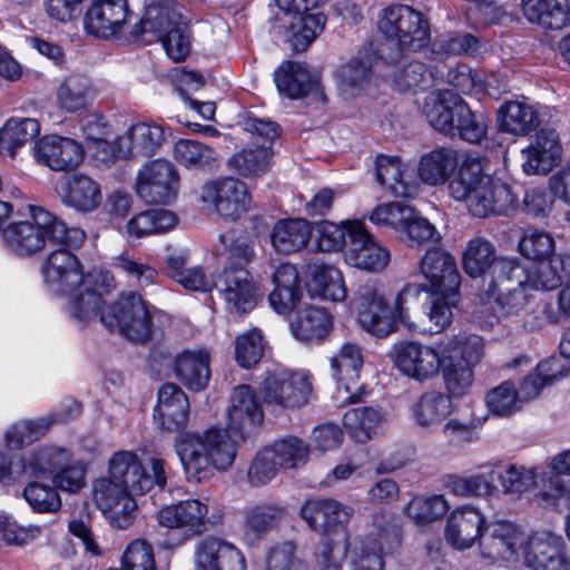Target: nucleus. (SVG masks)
<instances>
[{
    "label": "nucleus",
    "mask_w": 570,
    "mask_h": 570,
    "mask_svg": "<svg viewBox=\"0 0 570 570\" xmlns=\"http://www.w3.org/2000/svg\"><path fill=\"white\" fill-rule=\"evenodd\" d=\"M527 542L523 529L510 521L488 522L479 541L480 556L490 564L517 563Z\"/></svg>",
    "instance_id": "nucleus-12"
},
{
    "label": "nucleus",
    "mask_w": 570,
    "mask_h": 570,
    "mask_svg": "<svg viewBox=\"0 0 570 570\" xmlns=\"http://www.w3.org/2000/svg\"><path fill=\"white\" fill-rule=\"evenodd\" d=\"M165 140L161 126L140 122L131 126L118 138V153L126 157H148L154 155Z\"/></svg>",
    "instance_id": "nucleus-38"
},
{
    "label": "nucleus",
    "mask_w": 570,
    "mask_h": 570,
    "mask_svg": "<svg viewBox=\"0 0 570 570\" xmlns=\"http://www.w3.org/2000/svg\"><path fill=\"white\" fill-rule=\"evenodd\" d=\"M521 557L532 570H570L564 542L561 537L551 532L527 534Z\"/></svg>",
    "instance_id": "nucleus-21"
},
{
    "label": "nucleus",
    "mask_w": 570,
    "mask_h": 570,
    "mask_svg": "<svg viewBox=\"0 0 570 570\" xmlns=\"http://www.w3.org/2000/svg\"><path fill=\"white\" fill-rule=\"evenodd\" d=\"M343 424L352 440L365 443L382 432L385 416L379 407L358 406L344 413Z\"/></svg>",
    "instance_id": "nucleus-44"
},
{
    "label": "nucleus",
    "mask_w": 570,
    "mask_h": 570,
    "mask_svg": "<svg viewBox=\"0 0 570 570\" xmlns=\"http://www.w3.org/2000/svg\"><path fill=\"white\" fill-rule=\"evenodd\" d=\"M207 514L206 503L197 499H187L163 507L157 513V520L160 525L179 529L187 538H191L205 531Z\"/></svg>",
    "instance_id": "nucleus-26"
},
{
    "label": "nucleus",
    "mask_w": 570,
    "mask_h": 570,
    "mask_svg": "<svg viewBox=\"0 0 570 570\" xmlns=\"http://www.w3.org/2000/svg\"><path fill=\"white\" fill-rule=\"evenodd\" d=\"M40 132V125L33 118H11L0 130L1 150L13 157L17 150Z\"/></svg>",
    "instance_id": "nucleus-55"
},
{
    "label": "nucleus",
    "mask_w": 570,
    "mask_h": 570,
    "mask_svg": "<svg viewBox=\"0 0 570 570\" xmlns=\"http://www.w3.org/2000/svg\"><path fill=\"white\" fill-rule=\"evenodd\" d=\"M485 402L489 411L497 416H510L520 411L523 404L514 384L509 381L492 389Z\"/></svg>",
    "instance_id": "nucleus-59"
},
{
    "label": "nucleus",
    "mask_w": 570,
    "mask_h": 570,
    "mask_svg": "<svg viewBox=\"0 0 570 570\" xmlns=\"http://www.w3.org/2000/svg\"><path fill=\"white\" fill-rule=\"evenodd\" d=\"M453 411L452 397L435 390L424 392L411 407L413 421L426 430L438 428Z\"/></svg>",
    "instance_id": "nucleus-40"
},
{
    "label": "nucleus",
    "mask_w": 570,
    "mask_h": 570,
    "mask_svg": "<svg viewBox=\"0 0 570 570\" xmlns=\"http://www.w3.org/2000/svg\"><path fill=\"white\" fill-rule=\"evenodd\" d=\"M215 287L228 312L237 315L249 313L259 298V287L250 273L242 266H228Z\"/></svg>",
    "instance_id": "nucleus-18"
},
{
    "label": "nucleus",
    "mask_w": 570,
    "mask_h": 570,
    "mask_svg": "<svg viewBox=\"0 0 570 570\" xmlns=\"http://www.w3.org/2000/svg\"><path fill=\"white\" fill-rule=\"evenodd\" d=\"M33 156L56 171H67L77 168L83 158L82 147L73 139L61 136H46L33 147Z\"/></svg>",
    "instance_id": "nucleus-27"
},
{
    "label": "nucleus",
    "mask_w": 570,
    "mask_h": 570,
    "mask_svg": "<svg viewBox=\"0 0 570 570\" xmlns=\"http://www.w3.org/2000/svg\"><path fill=\"white\" fill-rule=\"evenodd\" d=\"M61 246L48 254L41 273L47 289L67 299L66 308L70 316L82 324L99 316L109 332L135 342L147 341L151 332V316L142 297L129 292L105 306L104 295L115 287L111 273L91 271L85 274L79 258L72 253L76 247Z\"/></svg>",
    "instance_id": "nucleus-1"
},
{
    "label": "nucleus",
    "mask_w": 570,
    "mask_h": 570,
    "mask_svg": "<svg viewBox=\"0 0 570 570\" xmlns=\"http://www.w3.org/2000/svg\"><path fill=\"white\" fill-rule=\"evenodd\" d=\"M174 371L188 389L203 390L210 377L209 355L204 351H185L176 357Z\"/></svg>",
    "instance_id": "nucleus-45"
},
{
    "label": "nucleus",
    "mask_w": 570,
    "mask_h": 570,
    "mask_svg": "<svg viewBox=\"0 0 570 570\" xmlns=\"http://www.w3.org/2000/svg\"><path fill=\"white\" fill-rule=\"evenodd\" d=\"M227 417L229 430L242 435L249 433L263 422L262 407L249 385H238L234 389Z\"/></svg>",
    "instance_id": "nucleus-35"
},
{
    "label": "nucleus",
    "mask_w": 570,
    "mask_h": 570,
    "mask_svg": "<svg viewBox=\"0 0 570 570\" xmlns=\"http://www.w3.org/2000/svg\"><path fill=\"white\" fill-rule=\"evenodd\" d=\"M458 166L456 151L451 147H438L421 157L419 176L428 185L443 184Z\"/></svg>",
    "instance_id": "nucleus-50"
},
{
    "label": "nucleus",
    "mask_w": 570,
    "mask_h": 570,
    "mask_svg": "<svg viewBox=\"0 0 570 570\" xmlns=\"http://www.w3.org/2000/svg\"><path fill=\"white\" fill-rule=\"evenodd\" d=\"M165 461L160 458H151L149 466L150 476L139 456L131 451L116 452L109 459L108 475L120 485L128 489L135 495L146 493L154 484L164 488L166 484Z\"/></svg>",
    "instance_id": "nucleus-11"
},
{
    "label": "nucleus",
    "mask_w": 570,
    "mask_h": 570,
    "mask_svg": "<svg viewBox=\"0 0 570 570\" xmlns=\"http://www.w3.org/2000/svg\"><path fill=\"white\" fill-rule=\"evenodd\" d=\"M442 376L446 394L463 396L473 383V367L483 356V340L475 334L460 333L440 343Z\"/></svg>",
    "instance_id": "nucleus-7"
},
{
    "label": "nucleus",
    "mask_w": 570,
    "mask_h": 570,
    "mask_svg": "<svg viewBox=\"0 0 570 570\" xmlns=\"http://www.w3.org/2000/svg\"><path fill=\"white\" fill-rule=\"evenodd\" d=\"M265 570H308V566L297 554V547L293 541H283L268 550Z\"/></svg>",
    "instance_id": "nucleus-64"
},
{
    "label": "nucleus",
    "mask_w": 570,
    "mask_h": 570,
    "mask_svg": "<svg viewBox=\"0 0 570 570\" xmlns=\"http://www.w3.org/2000/svg\"><path fill=\"white\" fill-rule=\"evenodd\" d=\"M61 198L65 205L81 213H91L101 204L100 185L82 174L67 178L62 187Z\"/></svg>",
    "instance_id": "nucleus-42"
},
{
    "label": "nucleus",
    "mask_w": 570,
    "mask_h": 570,
    "mask_svg": "<svg viewBox=\"0 0 570 570\" xmlns=\"http://www.w3.org/2000/svg\"><path fill=\"white\" fill-rule=\"evenodd\" d=\"M261 394L267 404L287 409L301 407L309 401L311 377L304 372L272 373L262 383Z\"/></svg>",
    "instance_id": "nucleus-16"
},
{
    "label": "nucleus",
    "mask_w": 570,
    "mask_h": 570,
    "mask_svg": "<svg viewBox=\"0 0 570 570\" xmlns=\"http://www.w3.org/2000/svg\"><path fill=\"white\" fill-rule=\"evenodd\" d=\"M522 12L531 23L559 30L570 22V0H522Z\"/></svg>",
    "instance_id": "nucleus-41"
},
{
    "label": "nucleus",
    "mask_w": 570,
    "mask_h": 570,
    "mask_svg": "<svg viewBox=\"0 0 570 570\" xmlns=\"http://www.w3.org/2000/svg\"><path fill=\"white\" fill-rule=\"evenodd\" d=\"M130 17L127 0H96L87 9L83 27L88 33L107 39L120 33Z\"/></svg>",
    "instance_id": "nucleus-23"
},
{
    "label": "nucleus",
    "mask_w": 570,
    "mask_h": 570,
    "mask_svg": "<svg viewBox=\"0 0 570 570\" xmlns=\"http://www.w3.org/2000/svg\"><path fill=\"white\" fill-rule=\"evenodd\" d=\"M183 22V14L176 4L154 3L147 7L144 18L132 33L135 36L151 35L150 38L145 39L146 42L161 41Z\"/></svg>",
    "instance_id": "nucleus-39"
},
{
    "label": "nucleus",
    "mask_w": 570,
    "mask_h": 570,
    "mask_svg": "<svg viewBox=\"0 0 570 570\" xmlns=\"http://www.w3.org/2000/svg\"><path fill=\"white\" fill-rule=\"evenodd\" d=\"M175 449L186 474L195 481L207 476L210 468L228 470L237 454L236 442L227 431L217 426L180 433Z\"/></svg>",
    "instance_id": "nucleus-4"
},
{
    "label": "nucleus",
    "mask_w": 570,
    "mask_h": 570,
    "mask_svg": "<svg viewBox=\"0 0 570 570\" xmlns=\"http://www.w3.org/2000/svg\"><path fill=\"white\" fill-rule=\"evenodd\" d=\"M179 176L173 163L157 159L137 174L136 191L148 204H169L177 196Z\"/></svg>",
    "instance_id": "nucleus-14"
},
{
    "label": "nucleus",
    "mask_w": 570,
    "mask_h": 570,
    "mask_svg": "<svg viewBox=\"0 0 570 570\" xmlns=\"http://www.w3.org/2000/svg\"><path fill=\"white\" fill-rule=\"evenodd\" d=\"M286 515V508L273 502H259L245 512V534L250 539H262L276 528Z\"/></svg>",
    "instance_id": "nucleus-48"
},
{
    "label": "nucleus",
    "mask_w": 570,
    "mask_h": 570,
    "mask_svg": "<svg viewBox=\"0 0 570 570\" xmlns=\"http://www.w3.org/2000/svg\"><path fill=\"white\" fill-rule=\"evenodd\" d=\"M68 417L58 413L35 420H23L13 424L4 435L6 444L10 449H20L31 444L43 436L52 424L63 422Z\"/></svg>",
    "instance_id": "nucleus-51"
},
{
    "label": "nucleus",
    "mask_w": 570,
    "mask_h": 570,
    "mask_svg": "<svg viewBox=\"0 0 570 570\" xmlns=\"http://www.w3.org/2000/svg\"><path fill=\"white\" fill-rule=\"evenodd\" d=\"M500 466L499 462H488L480 465L479 473L470 475L446 474L443 487L459 498H490L498 492L493 476Z\"/></svg>",
    "instance_id": "nucleus-34"
},
{
    "label": "nucleus",
    "mask_w": 570,
    "mask_h": 570,
    "mask_svg": "<svg viewBox=\"0 0 570 570\" xmlns=\"http://www.w3.org/2000/svg\"><path fill=\"white\" fill-rule=\"evenodd\" d=\"M450 505L443 495L416 497L411 500L404 512L415 523H429L443 517Z\"/></svg>",
    "instance_id": "nucleus-62"
},
{
    "label": "nucleus",
    "mask_w": 570,
    "mask_h": 570,
    "mask_svg": "<svg viewBox=\"0 0 570 570\" xmlns=\"http://www.w3.org/2000/svg\"><path fill=\"white\" fill-rule=\"evenodd\" d=\"M370 77V66L353 59L337 70V86L342 95L353 97L365 88Z\"/></svg>",
    "instance_id": "nucleus-61"
},
{
    "label": "nucleus",
    "mask_w": 570,
    "mask_h": 570,
    "mask_svg": "<svg viewBox=\"0 0 570 570\" xmlns=\"http://www.w3.org/2000/svg\"><path fill=\"white\" fill-rule=\"evenodd\" d=\"M420 289L417 285H404L391 307L386 301L384 287L376 281L365 282L358 287L354 298L357 323L374 336L390 335L395 331L397 322L409 321V304L417 297Z\"/></svg>",
    "instance_id": "nucleus-5"
},
{
    "label": "nucleus",
    "mask_w": 570,
    "mask_h": 570,
    "mask_svg": "<svg viewBox=\"0 0 570 570\" xmlns=\"http://www.w3.org/2000/svg\"><path fill=\"white\" fill-rule=\"evenodd\" d=\"M353 224H362L360 220H346L342 224H335L328 220L316 225V246L322 252H335L346 245V237L351 240V230Z\"/></svg>",
    "instance_id": "nucleus-60"
},
{
    "label": "nucleus",
    "mask_w": 570,
    "mask_h": 570,
    "mask_svg": "<svg viewBox=\"0 0 570 570\" xmlns=\"http://www.w3.org/2000/svg\"><path fill=\"white\" fill-rule=\"evenodd\" d=\"M286 41L296 52L306 48L323 31L326 17L322 12H284L277 18Z\"/></svg>",
    "instance_id": "nucleus-31"
},
{
    "label": "nucleus",
    "mask_w": 570,
    "mask_h": 570,
    "mask_svg": "<svg viewBox=\"0 0 570 570\" xmlns=\"http://www.w3.org/2000/svg\"><path fill=\"white\" fill-rule=\"evenodd\" d=\"M420 342H401L394 347L395 366L405 376L424 383L438 376L442 365V353Z\"/></svg>",
    "instance_id": "nucleus-19"
},
{
    "label": "nucleus",
    "mask_w": 570,
    "mask_h": 570,
    "mask_svg": "<svg viewBox=\"0 0 570 570\" xmlns=\"http://www.w3.org/2000/svg\"><path fill=\"white\" fill-rule=\"evenodd\" d=\"M3 247L18 258H31L48 244L80 247L86 234L77 227H68L55 214L40 206H29V217L11 222L1 230Z\"/></svg>",
    "instance_id": "nucleus-2"
},
{
    "label": "nucleus",
    "mask_w": 570,
    "mask_h": 570,
    "mask_svg": "<svg viewBox=\"0 0 570 570\" xmlns=\"http://www.w3.org/2000/svg\"><path fill=\"white\" fill-rule=\"evenodd\" d=\"M463 104V98L450 89L433 90L424 98L422 112L435 130L453 136L454 120Z\"/></svg>",
    "instance_id": "nucleus-32"
},
{
    "label": "nucleus",
    "mask_w": 570,
    "mask_h": 570,
    "mask_svg": "<svg viewBox=\"0 0 570 570\" xmlns=\"http://www.w3.org/2000/svg\"><path fill=\"white\" fill-rule=\"evenodd\" d=\"M22 456L26 478H53L58 468L67 463L68 451L60 448L46 446Z\"/></svg>",
    "instance_id": "nucleus-54"
},
{
    "label": "nucleus",
    "mask_w": 570,
    "mask_h": 570,
    "mask_svg": "<svg viewBox=\"0 0 570 570\" xmlns=\"http://www.w3.org/2000/svg\"><path fill=\"white\" fill-rule=\"evenodd\" d=\"M443 78L439 67H431L429 70L421 61H410L396 66L391 73L392 86L400 92L424 89L432 82Z\"/></svg>",
    "instance_id": "nucleus-49"
},
{
    "label": "nucleus",
    "mask_w": 570,
    "mask_h": 570,
    "mask_svg": "<svg viewBox=\"0 0 570 570\" xmlns=\"http://www.w3.org/2000/svg\"><path fill=\"white\" fill-rule=\"evenodd\" d=\"M518 248L520 254L531 261H541L554 252V238L546 230L528 228L523 232Z\"/></svg>",
    "instance_id": "nucleus-63"
},
{
    "label": "nucleus",
    "mask_w": 570,
    "mask_h": 570,
    "mask_svg": "<svg viewBox=\"0 0 570 570\" xmlns=\"http://www.w3.org/2000/svg\"><path fill=\"white\" fill-rule=\"evenodd\" d=\"M194 570H247L244 553L233 543L207 537L195 546Z\"/></svg>",
    "instance_id": "nucleus-25"
},
{
    "label": "nucleus",
    "mask_w": 570,
    "mask_h": 570,
    "mask_svg": "<svg viewBox=\"0 0 570 570\" xmlns=\"http://www.w3.org/2000/svg\"><path fill=\"white\" fill-rule=\"evenodd\" d=\"M278 91L289 99H299L317 90L320 76L305 62L285 61L274 75Z\"/></svg>",
    "instance_id": "nucleus-36"
},
{
    "label": "nucleus",
    "mask_w": 570,
    "mask_h": 570,
    "mask_svg": "<svg viewBox=\"0 0 570 570\" xmlns=\"http://www.w3.org/2000/svg\"><path fill=\"white\" fill-rule=\"evenodd\" d=\"M561 145L553 129H541L531 141L522 149V168L528 175L547 174L561 159Z\"/></svg>",
    "instance_id": "nucleus-28"
},
{
    "label": "nucleus",
    "mask_w": 570,
    "mask_h": 570,
    "mask_svg": "<svg viewBox=\"0 0 570 570\" xmlns=\"http://www.w3.org/2000/svg\"><path fill=\"white\" fill-rule=\"evenodd\" d=\"M267 449L273 453L279 469H297L309 460V444L296 436L277 440Z\"/></svg>",
    "instance_id": "nucleus-57"
},
{
    "label": "nucleus",
    "mask_w": 570,
    "mask_h": 570,
    "mask_svg": "<svg viewBox=\"0 0 570 570\" xmlns=\"http://www.w3.org/2000/svg\"><path fill=\"white\" fill-rule=\"evenodd\" d=\"M354 512L352 505L323 497L306 500L299 509V515L308 528L322 535H331L337 529H345Z\"/></svg>",
    "instance_id": "nucleus-20"
},
{
    "label": "nucleus",
    "mask_w": 570,
    "mask_h": 570,
    "mask_svg": "<svg viewBox=\"0 0 570 570\" xmlns=\"http://www.w3.org/2000/svg\"><path fill=\"white\" fill-rule=\"evenodd\" d=\"M332 316L323 307L308 306L299 312L292 323L296 338L305 342L322 340L332 328Z\"/></svg>",
    "instance_id": "nucleus-53"
},
{
    "label": "nucleus",
    "mask_w": 570,
    "mask_h": 570,
    "mask_svg": "<svg viewBox=\"0 0 570 570\" xmlns=\"http://www.w3.org/2000/svg\"><path fill=\"white\" fill-rule=\"evenodd\" d=\"M189 402L186 394L176 384H164L158 392V403L154 419L157 426L167 432H176L187 425Z\"/></svg>",
    "instance_id": "nucleus-29"
},
{
    "label": "nucleus",
    "mask_w": 570,
    "mask_h": 570,
    "mask_svg": "<svg viewBox=\"0 0 570 570\" xmlns=\"http://www.w3.org/2000/svg\"><path fill=\"white\" fill-rule=\"evenodd\" d=\"M364 356L360 345L351 342L344 343L330 358L332 376L337 382L334 400L343 405L353 403L358 399L360 373Z\"/></svg>",
    "instance_id": "nucleus-17"
},
{
    "label": "nucleus",
    "mask_w": 570,
    "mask_h": 570,
    "mask_svg": "<svg viewBox=\"0 0 570 570\" xmlns=\"http://www.w3.org/2000/svg\"><path fill=\"white\" fill-rule=\"evenodd\" d=\"M312 236L311 224L303 218L278 220L271 233L273 248L284 255H289L306 247Z\"/></svg>",
    "instance_id": "nucleus-43"
},
{
    "label": "nucleus",
    "mask_w": 570,
    "mask_h": 570,
    "mask_svg": "<svg viewBox=\"0 0 570 570\" xmlns=\"http://www.w3.org/2000/svg\"><path fill=\"white\" fill-rule=\"evenodd\" d=\"M449 195L464 203L471 215L485 218L508 214L515 208V198L508 184L483 173L475 159H465L448 183Z\"/></svg>",
    "instance_id": "nucleus-3"
},
{
    "label": "nucleus",
    "mask_w": 570,
    "mask_h": 570,
    "mask_svg": "<svg viewBox=\"0 0 570 570\" xmlns=\"http://www.w3.org/2000/svg\"><path fill=\"white\" fill-rule=\"evenodd\" d=\"M487 524V517L479 507L462 504L448 518L445 540L456 550L470 549L476 540L481 541Z\"/></svg>",
    "instance_id": "nucleus-24"
},
{
    "label": "nucleus",
    "mask_w": 570,
    "mask_h": 570,
    "mask_svg": "<svg viewBox=\"0 0 570 570\" xmlns=\"http://www.w3.org/2000/svg\"><path fill=\"white\" fill-rule=\"evenodd\" d=\"M500 262H519L499 257L495 245L487 237L475 235L470 238L462 252L463 271L471 277L484 276L483 285L493 275L495 266Z\"/></svg>",
    "instance_id": "nucleus-33"
},
{
    "label": "nucleus",
    "mask_w": 570,
    "mask_h": 570,
    "mask_svg": "<svg viewBox=\"0 0 570 570\" xmlns=\"http://www.w3.org/2000/svg\"><path fill=\"white\" fill-rule=\"evenodd\" d=\"M495 474L504 494L520 498L531 489L540 488L534 494V501L539 504L551 505L562 500L570 507V489L558 476L548 475L546 471L538 472L534 468L519 464H500Z\"/></svg>",
    "instance_id": "nucleus-10"
},
{
    "label": "nucleus",
    "mask_w": 570,
    "mask_h": 570,
    "mask_svg": "<svg viewBox=\"0 0 570 570\" xmlns=\"http://www.w3.org/2000/svg\"><path fill=\"white\" fill-rule=\"evenodd\" d=\"M377 26L391 49V52L382 49L381 53L391 61L403 53L420 51L431 40L429 20L410 6L395 4L383 9Z\"/></svg>",
    "instance_id": "nucleus-6"
},
{
    "label": "nucleus",
    "mask_w": 570,
    "mask_h": 570,
    "mask_svg": "<svg viewBox=\"0 0 570 570\" xmlns=\"http://www.w3.org/2000/svg\"><path fill=\"white\" fill-rule=\"evenodd\" d=\"M94 501L111 527L128 528L134 519L137 504L134 493L109 476L95 481L92 488Z\"/></svg>",
    "instance_id": "nucleus-15"
},
{
    "label": "nucleus",
    "mask_w": 570,
    "mask_h": 570,
    "mask_svg": "<svg viewBox=\"0 0 570 570\" xmlns=\"http://www.w3.org/2000/svg\"><path fill=\"white\" fill-rule=\"evenodd\" d=\"M524 278V267L520 262H500L493 275L482 286L480 299L493 302L503 318L519 316L529 305L532 296Z\"/></svg>",
    "instance_id": "nucleus-8"
},
{
    "label": "nucleus",
    "mask_w": 570,
    "mask_h": 570,
    "mask_svg": "<svg viewBox=\"0 0 570 570\" xmlns=\"http://www.w3.org/2000/svg\"><path fill=\"white\" fill-rule=\"evenodd\" d=\"M177 224V217L166 209H150L134 216L127 224L130 237L141 238L151 234L164 233Z\"/></svg>",
    "instance_id": "nucleus-56"
},
{
    "label": "nucleus",
    "mask_w": 570,
    "mask_h": 570,
    "mask_svg": "<svg viewBox=\"0 0 570 570\" xmlns=\"http://www.w3.org/2000/svg\"><path fill=\"white\" fill-rule=\"evenodd\" d=\"M95 96L96 90L88 77L71 75L60 85L57 91V101L61 109L76 112L87 108Z\"/></svg>",
    "instance_id": "nucleus-52"
},
{
    "label": "nucleus",
    "mask_w": 570,
    "mask_h": 570,
    "mask_svg": "<svg viewBox=\"0 0 570 570\" xmlns=\"http://www.w3.org/2000/svg\"><path fill=\"white\" fill-rule=\"evenodd\" d=\"M345 262L357 269L371 273L383 272L390 261V250L380 244L364 224H353L351 244L344 255Z\"/></svg>",
    "instance_id": "nucleus-22"
},
{
    "label": "nucleus",
    "mask_w": 570,
    "mask_h": 570,
    "mask_svg": "<svg viewBox=\"0 0 570 570\" xmlns=\"http://www.w3.org/2000/svg\"><path fill=\"white\" fill-rule=\"evenodd\" d=\"M498 124L501 131L515 136H524L539 126V114L524 101H508L498 111Z\"/></svg>",
    "instance_id": "nucleus-46"
},
{
    "label": "nucleus",
    "mask_w": 570,
    "mask_h": 570,
    "mask_svg": "<svg viewBox=\"0 0 570 570\" xmlns=\"http://www.w3.org/2000/svg\"><path fill=\"white\" fill-rule=\"evenodd\" d=\"M311 276V291L324 298L333 302H342L347 296L342 272L328 264L315 262L308 266Z\"/></svg>",
    "instance_id": "nucleus-47"
},
{
    "label": "nucleus",
    "mask_w": 570,
    "mask_h": 570,
    "mask_svg": "<svg viewBox=\"0 0 570 570\" xmlns=\"http://www.w3.org/2000/svg\"><path fill=\"white\" fill-rule=\"evenodd\" d=\"M271 150L268 147L244 149L228 160L230 169L244 177L258 176L268 170Z\"/></svg>",
    "instance_id": "nucleus-58"
},
{
    "label": "nucleus",
    "mask_w": 570,
    "mask_h": 570,
    "mask_svg": "<svg viewBox=\"0 0 570 570\" xmlns=\"http://www.w3.org/2000/svg\"><path fill=\"white\" fill-rule=\"evenodd\" d=\"M420 271L433 291L458 293L461 285L455 259L449 253L433 248L426 250L420 262Z\"/></svg>",
    "instance_id": "nucleus-30"
},
{
    "label": "nucleus",
    "mask_w": 570,
    "mask_h": 570,
    "mask_svg": "<svg viewBox=\"0 0 570 570\" xmlns=\"http://www.w3.org/2000/svg\"><path fill=\"white\" fill-rule=\"evenodd\" d=\"M397 535V528L392 515L386 511L373 514L371 524L350 543V535L344 531L342 557L350 551L352 570H384L383 544Z\"/></svg>",
    "instance_id": "nucleus-9"
},
{
    "label": "nucleus",
    "mask_w": 570,
    "mask_h": 570,
    "mask_svg": "<svg viewBox=\"0 0 570 570\" xmlns=\"http://www.w3.org/2000/svg\"><path fill=\"white\" fill-rule=\"evenodd\" d=\"M375 176L377 183L395 197H411L416 193L412 169L399 157L379 155Z\"/></svg>",
    "instance_id": "nucleus-37"
},
{
    "label": "nucleus",
    "mask_w": 570,
    "mask_h": 570,
    "mask_svg": "<svg viewBox=\"0 0 570 570\" xmlns=\"http://www.w3.org/2000/svg\"><path fill=\"white\" fill-rule=\"evenodd\" d=\"M199 200L222 218L236 220L248 210L250 195L243 181L228 177L205 183Z\"/></svg>",
    "instance_id": "nucleus-13"
}]
</instances>
